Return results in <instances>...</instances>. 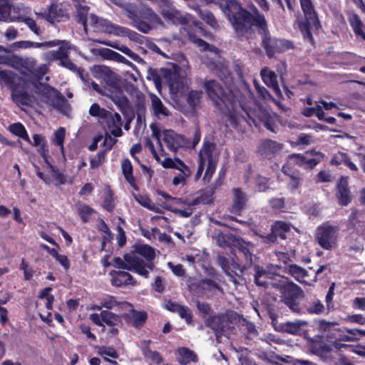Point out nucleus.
Masks as SVG:
<instances>
[{
	"mask_svg": "<svg viewBox=\"0 0 365 365\" xmlns=\"http://www.w3.org/2000/svg\"><path fill=\"white\" fill-rule=\"evenodd\" d=\"M220 8L239 35L248 38L251 34L252 26L260 30L262 43L269 57L289 48L288 42L269 36L265 17L256 6H252V13L250 14L243 9L237 0H222Z\"/></svg>",
	"mask_w": 365,
	"mask_h": 365,
	"instance_id": "1",
	"label": "nucleus"
},
{
	"mask_svg": "<svg viewBox=\"0 0 365 365\" xmlns=\"http://www.w3.org/2000/svg\"><path fill=\"white\" fill-rule=\"evenodd\" d=\"M204 87L213 103L228 118L232 125L236 126L241 118H245V116L241 114L242 111L252 120L254 123L256 124V120L258 119L267 129L273 133L276 132L277 116L274 114L259 106H257L255 109L247 110L237 99V93L231 91L225 93L220 84L215 80L206 81Z\"/></svg>",
	"mask_w": 365,
	"mask_h": 365,
	"instance_id": "2",
	"label": "nucleus"
},
{
	"mask_svg": "<svg viewBox=\"0 0 365 365\" xmlns=\"http://www.w3.org/2000/svg\"><path fill=\"white\" fill-rule=\"evenodd\" d=\"M255 282L259 287H272L278 289L280 292L282 302L289 309L297 314L302 313L299 300L303 297V292L301 288L283 276L273 277L272 274L267 272L259 266H255Z\"/></svg>",
	"mask_w": 365,
	"mask_h": 365,
	"instance_id": "3",
	"label": "nucleus"
},
{
	"mask_svg": "<svg viewBox=\"0 0 365 365\" xmlns=\"http://www.w3.org/2000/svg\"><path fill=\"white\" fill-rule=\"evenodd\" d=\"M189 66L188 61L183 59L180 61V66L172 64L170 68L162 69L165 82L168 84L170 93L176 98H180L187 93V102L192 108L200 103L202 94V91L189 90L190 81L187 78Z\"/></svg>",
	"mask_w": 365,
	"mask_h": 365,
	"instance_id": "4",
	"label": "nucleus"
},
{
	"mask_svg": "<svg viewBox=\"0 0 365 365\" xmlns=\"http://www.w3.org/2000/svg\"><path fill=\"white\" fill-rule=\"evenodd\" d=\"M126 16L133 21V26L146 34L153 29L164 28V23L160 16L150 7L142 6L134 9L131 5H125Z\"/></svg>",
	"mask_w": 365,
	"mask_h": 365,
	"instance_id": "5",
	"label": "nucleus"
},
{
	"mask_svg": "<svg viewBox=\"0 0 365 365\" xmlns=\"http://www.w3.org/2000/svg\"><path fill=\"white\" fill-rule=\"evenodd\" d=\"M199 166L195 175V180L201 177L204 168L205 173L202 180L205 183L209 182L215 172L218 162L219 153L215 145L210 142L204 143L203 147L199 153Z\"/></svg>",
	"mask_w": 365,
	"mask_h": 365,
	"instance_id": "6",
	"label": "nucleus"
},
{
	"mask_svg": "<svg viewBox=\"0 0 365 365\" xmlns=\"http://www.w3.org/2000/svg\"><path fill=\"white\" fill-rule=\"evenodd\" d=\"M150 128L152 130L153 137L155 138L159 145L161 155L165 154L161 140L165 143L169 150L174 153L177 152L180 148L188 145V141L182 135L172 130H164L161 132L158 125L156 123H152Z\"/></svg>",
	"mask_w": 365,
	"mask_h": 365,
	"instance_id": "7",
	"label": "nucleus"
},
{
	"mask_svg": "<svg viewBox=\"0 0 365 365\" xmlns=\"http://www.w3.org/2000/svg\"><path fill=\"white\" fill-rule=\"evenodd\" d=\"M113 265L118 269L133 271L145 278L148 277L150 271L154 268L153 263H145L142 258L136 256L135 253L125 254L123 259L120 257H115Z\"/></svg>",
	"mask_w": 365,
	"mask_h": 365,
	"instance_id": "8",
	"label": "nucleus"
},
{
	"mask_svg": "<svg viewBox=\"0 0 365 365\" xmlns=\"http://www.w3.org/2000/svg\"><path fill=\"white\" fill-rule=\"evenodd\" d=\"M339 231L337 226L324 223L317 227L315 239L322 248L331 250L336 247Z\"/></svg>",
	"mask_w": 365,
	"mask_h": 365,
	"instance_id": "9",
	"label": "nucleus"
},
{
	"mask_svg": "<svg viewBox=\"0 0 365 365\" xmlns=\"http://www.w3.org/2000/svg\"><path fill=\"white\" fill-rule=\"evenodd\" d=\"M299 3L306 19L305 23L300 24V29L304 38L309 41H312L310 26L318 29L320 26L319 20L312 0H299Z\"/></svg>",
	"mask_w": 365,
	"mask_h": 365,
	"instance_id": "10",
	"label": "nucleus"
},
{
	"mask_svg": "<svg viewBox=\"0 0 365 365\" xmlns=\"http://www.w3.org/2000/svg\"><path fill=\"white\" fill-rule=\"evenodd\" d=\"M83 24L85 29L87 25L90 24L98 30L117 36H125L128 34V30L125 28L115 25L107 19H101L93 14L88 15L86 20L83 21Z\"/></svg>",
	"mask_w": 365,
	"mask_h": 365,
	"instance_id": "11",
	"label": "nucleus"
},
{
	"mask_svg": "<svg viewBox=\"0 0 365 365\" xmlns=\"http://www.w3.org/2000/svg\"><path fill=\"white\" fill-rule=\"evenodd\" d=\"M38 92L41 100L53 108L63 112L66 107L64 97L56 88L47 85L41 84L38 87Z\"/></svg>",
	"mask_w": 365,
	"mask_h": 365,
	"instance_id": "12",
	"label": "nucleus"
},
{
	"mask_svg": "<svg viewBox=\"0 0 365 365\" xmlns=\"http://www.w3.org/2000/svg\"><path fill=\"white\" fill-rule=\"evenodd\" d=\"M38 92L41 100L53 108L63 112L66 107L64 97L56 88L47 85L41 84L38 87Z\"/></svg>",
	"mask_w": 365,
	"mask_h": 365,
	"instance_id": "13",
	"label": "nucleus"
},
{
	"mask_svg": "<svg viewBox=\"0 0 365 365\" xmlns=\"http://www.w3.org/2000/svg\"><path fill=\"white\" fill-rule=\"evenodd\" d=\"M323 157L324 155L322 153L312 150L310 153L307 152L305 155L292 154L289 155L288 158L299 166L312 169L322 160Z\"/></svg>",
	"mask_w": 365,
	"mask_h": 365,
	"instance_id": "14",
	"label": "nucleus"
},
{
	"mask_svg": "<svg viewBox=\"0 0 365 365\" xmlns=\"http://www.w3.org/2000/svg\"><path fill=\"white\" fill-rule=\"evenodd\" d=\"M190 287V290L197 294H205L207 297H211L217 292H222V288L215 281L207 279L194 283Z\"/></svg>",
	"mask_w": 365,
	"mask_h": 365,
	"instance_id": "15",
	"label": "nucleus"
},
{
	"mask_svg": "<svg viewBox=\"0 0 365 365\" xmlns=\"http://www.w3.org/2000/svg\"><path fill=\"white\" fill-rule=\"evenodd\" d=\"M233 242V245L239 250V252L245 260L243 268L250 267L252 264L254 245L240 237H235Z\"/></svg>",
	"mask_w": 365,
	"mask_h": 365,
	"instance_id": "16",
	"label": "nucleus"
},
{
	"mask_svg": "<svg viewBox=\"0 0 365 365\" xmlns=\"http://www.w3.org/2000/svg\"><path fill=\"white\" fill-rule=\"evenodd\" d=\"M282 145L272 140H262L258 148V153L264 158H272L282 149Z\"/></svg>",
	"mask_w": 365,
	"mask_h": 365,
	"instance_id": "17",
	"label": "nucleus"
},
{
	"mask_svg": "<svg viewBox=\"0 0 365 365\" xmlns=\"http://www.w3.org/2000/svg\"><path fill=\"white\" fill-rule=\"evenodd\" d=\"M354 229L356 233H351L350 235V240H353L356 238V235H359V237L356 239V243L350 242V249L361 252L364 250V240H365V222L358 221L354 224Z\"/></svg>",
	"mask_w": 365,
	"mask_h": 365,
	"instance_id": "18",
	"label": "nucleus"
},
{
	"mask_svg": "<svg viewBox=\"0 0 365 365\" xmlns=\"http://www.w3.org/2000/svg\"><path fill=\"white\" fill-rule=\"evenodd\" d=\"M336 197L341 206H346L351 200L350 191L348 188V180L341 177L336 185Z\"/></svg>",
	"mask_w": 365,
	"mask_h": 365,
	"instance_id": "19",
	"label": "nucleus"
},
{
	"mask_svg": "<svg viewBox=\"0 0 365 365\" xmlns=\"http://www.w3.org/2000/svg\"><path fill=\"white\" fill-rule=\"evenodd\" d=\"M112 276L111 283L115 287H122L126 285H134L136 284L135 280L132 275L125 271H113L110 272Z\"/></svg>",
	"mask_w": 365,
	"mask_h": 365,
	"instance_id": "20",
	"label": "nucleus"
},
{
	"mask_svg": "<svg viewBox=\"0 0 365 365\" xmlns=\"http://www.w3.org/2000/svg\"><path fill=\"white\" fill-rule=\"evenodd\" d=\"M260 75L263 82L267 86L272 88L277 96H281L282 93L278 85L276 73L270 69L264 68L261 71Z\"/></svg>",
	"mask_w": 365,
	"mask_h": 365,
	"instance_id": "21",
	"label": "nucleus"
},
{
	"mask_svg": "<svg viewBox=\"0 0 365 365\" xmlns=\"http://www.w3.org/2000/svg\"><path fill=\"white\" fill-rule=\"evenodd\" d=\"M161 165L165 168H171L178 170L180 174L191 175L190 168L178 158H166L162 162Z\"/></svg>",
	"mask_w": 365,
	"mask_h": 365,
	"instance_id": "22",
	"label": "nucleus"
},
{
	"mask_svg": "<svg viewBox=\"0 0 365 365\" xmlns=\"http://www.w3.org/2000/svg\"><path fill=\"white\" fill-rule=\"evenodd\" d=\"M272 230L273 234L267 235L265 238V242H274L276 240L277 236L282 239H285V232L290 230V225L282 221H278L274 223Z\"/></svg>",
	"mask_w": 365,
	"mask_h": 365,
	"instance_id": "23",
	"label": "nucleus"
},
{
	"mask_svg": "<svg viewBox=\"0 0 365 365\" xmlns=\"http://www.w3.org/2000/svg\"><path fill=\"white\" fill-rule=\"evenodd\" d=\"M58 51H51L46 54V58L49 60L60 59L62 61L67 59L68 51L71 48V44L66 41H59Z\"/></svg>",
	"mask_w": 365,
	"mask_h": 365,
	"instance_id": "24",
	"label": "nucleus"
},
{
	"mask_svg": "<svg viewBox=\"0 0 365 365\" xmlns=\"http://www.w3.org/2000/svg\"><path fill=\"white\" fill-rule=\"evenodd\" d=\"M108 118V126L110 133L114 137H120L123 134V131L121 129L122 127V120L120 114L118 113H109V116L107 115Z\"/></svg>",
	"mask_w": 365,
	"mask_h": 365,
	"instance_id": "25",
	"label": "nucleus"
},
{
	"mask_svg": "<svg viewBox=\"0 0 365 365\" xmlns=\"http://www.w3.org/2000/svg\"><path fill=\"white\" fill-rule=\"evenodd\" d=\"M331 346L325 343H314L311 346V352L324 361L331 359Z\"/></svg>",
	"mask_w": 365,
	"mask_h": 365,
	"instance_id": "26",
	"label": "nucleus"
},
{
	"mask_svg": "<svg viewBox=\"0 0 365 365\" xmlns=\"http://www.w3.org/2000/svg\"><path fill=\"white\" fill-rule=\"evenodd\" d=\"M103 308L108 309H127L130 308V304L126 302H118L116 298L111 295H105L101 299Z\"/></svg>",
	"mask_w": 365,
	"mask_h": 365,
	"instance_id": "27",
	"label": "nucleus"
},
{
	"mask_svg": "<svg viewBox=\"0 0 365 365\" xmlns=\"http://www.w3.org/2000/svg\"><path fill=\"white\" fill-rule=\"evenodd\" d=\"M96 42H97L100 44L113 47V48L121 51L124 54L127 55L128 56H129L130 58H132L133 61H135L136 62L140 63L143 61L142 58L138 54L133 52L128 47H127L124 45L118 44L115 42L101 41V40H96Z\"/></svg>",
	"mask_w": 365,
	"mask_h": 365,
	"instance_id": "28",
	"label": "nucleus"
},
{
	"mask_svg": "<svg viewBox=\"0 0 365 365\" xmlns=\"http://www.w3.org/2000/svg\"><path fill=\"white\" fill-rule=\"evenodd\" d=\"M308 322L304 320H295L294 322H286L281 326L282 330L291 334H300L302 328L306 327Z\"/></svg>",
	"mask_w": 365,
	"mask_h": 365,
	"instance_id": "29",
	"label": "nucleus"
},
{
	"mask_svg": "<svg viewBox=\"0 0 365 365\" xmlns=\"http://www.w3.org/2000/svg\"><path fill=\"white\" fill-rule=\"evenodd\" d=\"M151 106L153 113L158 118L166 117L169 115V111L163 105L162 101L155 94H150Z\"/></svg>",
	"mask_w": 365,
	"mask_h": 365,
	"instance_id": "30",
	"label": "nucleus"
},
{
	"mask_svg": "<svg viewBox=\"0 0 365 365\" xmlns=\"http://www.w3.org/2000/svg\"><path fill=\"white\" fill-rule=\"evenodd\" d=\"M348 21L354 30V34L361 37L365 41V32L364 24L357 14L353 12L348 13Z\"/></svg>",
	"mask_w": 365,
	"mask_h": 365,
	"instance_id": "31",
	"label": "nucleus"
},
{
	"mask_svg": "<svg viewBox=\"0 0 365 365\" xmlns=\"http://www.w3.org/2000/svg\"><path fill=\"white\" fill-rule=\"evenodd\" d=\"M233 204L232 206V211L235 213H238L242 210L245 206L247 198L244 192L239 188L233 189Z\"/></svg>",
	"mask_w": 365,
	"mask_h": 365,
	"instance_id": "32",
	"label": "nucleus"
},
{
	"mask_svg": "<svg viewBox=\"0 0 365 365\" xmlns=\"http://www.w3.org/2000/svg\"><path fill=\"white\" fill-rule=\"evenodd\" d=\"M130 253L136 254V256L141 258L140 257H143L147 262L145 263H153L152 260L155 257V250L151 247L146 245H140L135 247V250L131 252Z\"/></svg>",
	"mask_w": 365,
	"mask_h": 365,
	"instance_id": "33",
	"label": "nucleus"
},
{
	"mask_svg": "<svg viewBox=\"0 0 365 365\" xmlns=\"http://www.w3.org/2000/svg\"><path fill=\"white\" fill-rule=\"evenodd\" d=\"M97 354L102 356L105 361H108L110 364H116L115 361L109 359V358L117 359L118 354L115 349L113 346H98L96 347Z\"/></svg>",
	"mask_w": 365,
	"mask_h": 365,
	"instance_id": "34",
	"label": "nucleus"
},
{
	"mask_svg": "<svg viewBox=\"0 0 365 365\" xmlns=\"http://www.w3.org/2000/svg\"><path fill=\"white\" fill-rule=\"evenodd\" d=\"M178 361L182 365H186L191 361H195L197 356L195 354L188 348L182 347L178 349Z\"/></svg>",
	"mask_w": 365,
	"mask_h": 365,
	"instance_id": "35",
	"label": "nucleus"
},
{
	"mask_svg": "<svg viewBox=\"0 0 365 365\" xmlns=\"http://www.w3.org/2000/svg\"><path fill=\"white\" fill-rule=\"evenodd\" d=\"M190 8L192 9L197 11L200 16V18L205 21L208 25H210L211 27L216 29L218 27L217 21L215 19L213 14L207 11H202L199 9V6L197 5H189Z\"/></svg>",
	"mask_w": 365,
	"mask_h": 365,
	"instance_id": "36",
	"label": "nucleus"
},
{
	"mask_svg": "<svg viewBox=\"0 0 365 365\" xmlns=\"http://www.w3.org/2000/svg\"><path fill=\"white\" fill-rule=\"evenodd\" d=\"M128 317L133 326L139 327L145 323L147 319V314L145 312L132 310Z\"/></svg>",
	"mask_w": 365,
	"mask_h": 365,
	"instance_id": "37",
	"label": "nucleus"
},
{
	"mask_svg": "<svg viewBox=\"0 0 365 365\" xmlns=\"http://www.w3.org/2000/svg\"><path fill=\"white\" fill-rule=\"evenodd\" d=\"M223 319L224 317L220 315L212 316L208 317L205 323L207 327L212 328L217 332L216 335L217 336V334L223 329Z\"/></svg>",
	"mask_w": 365,
	"mask_h": 365,
	"instance_id": "38",
	"label": "nucleus"
},
{
	"mask_svg": "<svg viewBox=\"0 0 365 365\" xmlns=\"http://www.w3.org/2000/svg\"><path fill=\"white\" fill-rule=\"evenodd\" d=\"M9 130L14 135L19 136V138L30 142L29 135L26 132L25 127L20 123H13L9 125Z\"/></svg>",
	"mask_w": 365,
	"mask_h": 365,
	"instance_id": "39",
	"label": "nucleus"
},
{
	"mask_svg": "<svg viewBox=\"0 0 365 365\" xmlns=\"http://www.w3.org/2000/svg\"><path fill=\"white\" fill-rule=\"evenodd\" d=\"M77 211L83 222H88L95 212V210L86 204L77 205Z\"/></svg>",
	"mask_w": 365,
	"mask_h": 365,
	"instance_id": "40",
	"label": "nucleus"
},
{
	"mask_svg": "<svg viewBox=\"0 0 365 365\" xmlns=\"http://www.w3.org/2000/svg\"><path fill=\"white\" fill-rule=\"evenodd\" d=\"M122 171L126 180L133 185L135 183V178L133 175V166L128 159H125L121 163Z\"/></svg>",
	"mask_w": 365,
	"mask_h": 365,
	"instance_id": "41",
	"label": "nucleus"
},
{
	"mask_svg": "<svg viewBox=\"0 0 365 365\" xmlns=\"http://www.w3.org/2000/svg\"><path fill=\"white\" fill-rule=\"evenodd\" d=\"M325 307L319 299H314L306 307L307 313L311 314H322L325 312Z\"/></svg>",
	"mask_w": 365,
	"mask_h": 365,
	"instance_id": "42",
	"label": "nucleus"
},
{
	"mask_svg": "<svg viewBox=\"0 0 365 365\" xmlns=\"http://www.w3.org/2000/svg\"><path fill=\"white\" fill-rule=\"evenodd\" d=\"M66 135V130L64 128H59L54 133V137L52 139V143L60 147L61 152L64 155L63 142Z\"/></svg>",
	"mask_w": 365,
	"mask_h": 365,
	"instance_id": "43",
	"label": "nucleus"
},
{
	"mask_svg": "<svg viewBox=\"0 0 365 365\" xmlns=\"http://www.w3.org/2000/svg\"><path fill=\"white\" fill-rule=\"evenodd\" d=\"M135 198L140 205L149 209L150 210H153L156 212H160V208L158 207L147 196L139 195H135Z\"/></svg>",
	"mask_w": 365,
	"mask_h": 365,
	"instance_id": "44",
	"label": "nucleus"
},
{
	"mask_svg": "<svg viewBox=\"0 0 365 365\" xmlns=\"http://www.w3.org/2000/svg\"><path fill=\"white\" fill-rule=\"evenodd\" d=\"M358 339L356 329H347L344 331H341L338 336V340L342 341H354Z\"/></svg>",
	"mask_w": 365,
	"mask_h": 365,
	"instance_id": "45",
	"label": "nucleus"
},
{
	"mask_svg": "<svg viewBox=\"0 0 365 365\" xmlns=\"http://www.w3.org/2000/svg\"><path fill=\"white\" fill-rule=\"evenodd\" d=\"M103 323L108 326H115L120 322L119 317L108 311H102Z\"/></svg>",
	"mask_w": 365,
	"mask_h": 365,
	"instance_id": "46",
	"label": "nucleus"
},
{
	"mask_svg": "<svg viewBox=\"0 0 365 365\" xmlns=\"http://www.w3.org/2000/svg\"><path fill=\"white\" fill-rule=\"evenodd\" d=\"M103 206L108 211H112L114 208V200L110 189H107L105 192Z\"/></svg>",
	"mask_w": 365,
	"mask_h": 365,
	"instance_id": "47",
	"label": "nucleus"
},
{
	"mask_svg": "<svg viewBox=\"0 0 365 365\" xmlns=\"http://www.w3.org/2000/svg\"><path fill=\"white\" fill-rule=\"evenodd\" d=\"M107 110H106L103 108H101L97 103H93L89 109L90 115L96 117H107Z\"/></svg>",
	"mask_w": 365,
	"mask_h": 365,
	"instance_id": "48",
	"label": "nucleus"
},
{
	"mask_svg": "<svg viewBox=\"0 0 365 365\" xmlns=\"http://www.w3.org/2000/svg\"><path fill=\"white\" fill-rule=\"evenodd\" d=\"M10 15V7L5 1L0 0V21H6Z\"/></svg>",
	"mask_w": 365,
	"mask_h": 365,
	"instance_id": "49",
	"label": "nucleus"
},
{
	"mask_svg": "<svg viewBox=\"0 0 365 365\" xmlns=\"http://www.w3.org/2000/svg\"><path fill=\"white\" fill-rule=\"evenodd\" d=\"M78 72L79 73V76L81 78V80L85 83V84L86 86H88V87H91L94 91H96V92L101 93V94H103V91H102L101 88L99 86V85L98 83H96V82L94 81H89L88 80H87L86 78V77L84 76L83 75V71H81V69H78Z\"/></svg>",
	"mask_w": 365,
	"mask_h": 365,
	"instance_id": "50",
	"label": "nucleus"
},
{
	"mask_svg": "<svg viewBox=\"0 0 365 365\" xmlns=\"http://www.w3.org/2000/svg\"><path fill=\"white\" fill-rule=\"evenodd\" d=\"M51 177L56 185H64L67 182L71 184L72 183V180L67 181L66 175L59 172L53 171L52 173Z\"/></svg>",
	"mask_w": 365,
	"mask_h": 365,
	"instance_id": "51",
	"label": "nucleus"
},
{
	"mask_svg": "<svg viewBox=\"0 0 365 365\" xmlns=\"http://www.w3.org/2000/svg\"><path fill=\"white\" fill-rule=\"evenodd\" d=\"M289 273L297 280L304 277L306 275V272L304 269L297 265H292L289 267Z\"/></svg>",
	"mask_w": 365,
	"mask_h": 365,
	"instance_id": "52",
	"label": "nucleus"
},
{
	"mask_svg": "<svg viewBox=\"0 0 365 365\" xmlns=\"http://www.w3.org/2000/svg\"><path fill=\"white\" fill-rule=\"evenodd\" d=\"M178 309L176 312L179 314V316L182 319H184L187 323H190L192 322V315L189 308L180 305V307Z\"/></svg>",
	"mask_w": 365,
	"mask_h": 365,
	"instance_id": "53",
	"label": "nucleus"
},
{
	"mask_svg": "<svg viewBox=\"0 0 365 365\" xmlns=\"http://www.w3.org/2000/svg\"><path fill=\"white\" fill-rule=\"evenodd\" d=\"M347 155L344 153L338 152L336 153L331 160V164L334 165H339L341 164H344L346 159L347 158Z\"/></svg>",
	"mask_w": 365,
	"mask_h": 365,
	"instance_id": "54",
	"label": "nucleus"
},
{
	"mask_svg": "<svg viewBox=\"0 0 365 365\" xmlns=\"http://www.w3.org/2000/svg\"><path fill=\"white\" fill-rule=\"evenodd\" d=\"M168 267L172 270L173 273L178 277H182L185 274V270L180 264H173L172 262H168Z\"/></svg>",
	"mask_w": 365,
	"mask_h": 365,
	"instance_id": "55",
	"label": "nucleus"
},
{
	"mask_svg": "<svg viewBox=\"0 0 365 365\" xmlns=\"http://www.w3.org/2000/svg\"><path fill=\"white\" fill-rule=\"evenodd\" d=\"M143 354L147 359H150L158 364H160L162 361V358L159 353L157 351H154L150 349H146L145 353Z\"/></svg>",
	"mask_w": 365,
	"mask_h": 365,
	"instance_id": "56",
	"label": "nucleus"
},
{
	"mask_svg": "<svg viewBox=\"0 0 365 365\" xmlns=\"http://www.w3.org/2000/svg\"><path fill=\"white\" fill-rule=\"evenodd\" d=\"M145 146L149 149V150L151 152L153 158L158 161H160V155L158 153V151L155 150L153 143L151 141V140L149 138H145Z\"/></svg>",
	"mask_w": 365,
	"mask_h": 365,
	"instance_id": "57",
	"label": "nucleus"
},
{
	"mask_svg": "<svg viewBox=\"0 0 365 365\" xmlns=\"http://www.w3.org/2000/svg\"><path fill=\"white\" fill-rule=\"evenodd\" d=\"M256 185L259 191H265L269 187V179L262 176H259L257 178Z\"/></svg>",
	"mask_w": 365,
	"mask_h": 365,
	"instance_id": "58",
	"label": "nucleus"
},
{
	"mask_svg": "<svg viewBox=\"0 0 365 365\" xmlns=\"http://www.w3.org/2000/svg\"><path fill=\"white\" fill-rule=\"evenodd\" d=\"M59 44V42L58 41H45L43 43H38V42H33L31 41V48H49V47H54L57 46V45Z\"/></svg>",
	"mask_w": 365,
	"mask_h": 365,
	"instance_id": "59",
	"label": "nucleus"
},
{
	"mask_svg": "<svg viewBox=\"0 0 365 365\" xmlns=\"http://www.w3.org/2000/svg\"><path fill=\"white\" fill-rule=\"evenodd\" d=\"M190 175H184L180 173L178 175L173 178V184L175 186H178L179 185H185Z\"/></svg>",
	"mask_w": 365,
	"mask_h": 365,
	"instance_id": "60",
	"label": "nucleus"
},
{
	"mask_svg": "<svg viewBox=\"0 0 365 365\" xmlns=\"http://www.w3.org/2000/svg\"><path fill=\"white\" fill-rule=\"evenodd\" d=\"M297 143L299 145H308L314 142L312 136L308 134H300L297 138Z\"/></svg>",
	"mask_w": 365,
	"mask_h": 365,
	"instance_id": "61",
	"label": "nucleus"
},
{
	"mask_svg": "<svg viewBox=\"0 0 365 365\" xmlns=\"http://www.w3.org/2000/svg\"><path fill=\"white\" fill-rule=\"evenodd\" d=\"M218 264L222 267V269H223L226 274L232 277V274L229 272V260L227 257L224 256H219Z\"/></svg>",
	"mask_w": 365,
	"mask_h": 365,
	"instance_id": "62",
	"label": "nucleus"
},
{
	"mask_svg": "<svg viewBox=\"0 0 365 365\" xmlns=\"http://www.w3.org/2000/svg\"><path fill=\"white\" fill-rule=\"evenodd\" d=\"M256 89L257 90L258 93L262 96V98L264 100H273L269 93L267 90L263 87L260 86L256 81L254 82Z\"/></svg>",
	"mask_w": 365,
	"mask_h": 365,
	"instance_id": "63",
	"label": "nucleus"
},
{
	"mask_svg": "<svg viewBox=\"0 0 365 365\" xmlns=\"http://www.w3.org/2000/svg\"><path fill=\"white\" fill-rule=\"evenodd\" d=\"M24 23L28 26V27L36 34L40 35L41 31L37 27L36 21L31 18H26L24 20Z\"/></svg>",
	"mask_w": 365,
	"mask_h": 365,
	"instance_id": "64",
	"label": "nucleus"
}]
</instances>
